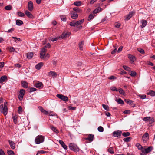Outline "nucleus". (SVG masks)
Wrapping results in <instances>:
<instances>
[{
  "mask_svg": "<svg viewBox=\"0 0 155 155\" xmlns=\"http://www.w3.org/2000/svg\"><path fill=\"white\" fill-rule=\"evenodd\" d=\"M7 103L5 102L4 104H2L0 106L1 111L5 115H6L7 114L8 108L7 106Z\"/></svg>",
  "mask_w": 155,
  "mask_h": 155,
  "instance_id": "nucleus-1",
  "label": "nucleus"
},
{
  "mask_svg": "<svg viewBox=\"0 0 155 155\" xmlns=\"http://www.w3.org/2000/svg\"><path fill=\"white\" fill-rule=\"evenodd\" d=\"M47 50L44 48H43L40 54V57L41 58H45L46 59L48 58L49 57V55L48 53L45 54Z\"/></svg>",
  "mask_w": 155,
  "mask_h": 155,
  "instance_id": "nucleus-2",
  "label": "nucleus"
},
{
  "mask_svg": "<svg viewBox=\"0 0 155 155\" xmlns=\"http://www.w3.org/2000/svg\"><path fill=\"white\" fill-rule=\"evenodd\" d=\"M45 137L41 135H38L37 136L35 140V142L36 144H39L42 142L44 141Z\"/></svg>",
  "mask_w": 155,
  "mask_h": 155,
  "instance_id": "nucleus-3",
  "label": "nucleus"
},
{
  "mask_svg": "<svg viewBox=\"0 0 155 155\" xmlns=\"http://www.w3.org/2000/svg\"><path fill=\"white\" fill-rule=\"evenodd\" d=\"M69 147L71 150L75 152H77L79 151V148L74 143H70L69 144Z\"/></svg>",
  "mask_w": 155,
  "mask_h": 155,
  "instance_id": "nucleus-4",
  "label": "nucleus"
},
{
  "mask_svg": "<svg viewBox=\"0 0 155 155\" xmlns=\"http://www.w3.org/2000/svg\"><path fill=\"white\" fill-rule=\"evenodd\" d=\"M56 96L65 102L68 101V98L66 96L60 94H57Z\"/></svg>",
  "mask_w": 155,
  "mask_h": 155,
  "instance_id": "nucleus-5",
  "label": "nucleus"
},
{
  "mask_svg": "<svg viewBox=\"0 0 155 155\" xmlns=\"http://www.w3.org/2000/svg\"><path fill=\"white\" fill-rule=\"evenodd\" d=\"M149 136L148 134L146 132L143 135L142 137V140L143 143H146L148 140Z\"/></svg>",
  "mask_w": 155,
  "mask_h": 155,
  "instance_id": "nucleus-6",
  "label": "nucleus"
},
{
  "mask_svg": "<svg viewBox=\"0 0 155 155\" xmlns=\"http://www.w3.org/2000/svg\"><path fill=\"white\" fill-rule=\"evenodd\" d=\"M94 138V136L92 134H90L88 135L87 137L84 138L85 140H88V142L87 141V143L91 142L92 141Z\"/></svg>",
  "mask_w": 155,
  "mask_h": 155,
  "instance_id": "nucleus-7",
  "label": "nucleus"
},
{
  "mask_svg": "<svg viewBox=\"0 0 155 155\" xmlns=\"http://www.w3.org/2000/svg\"><path fill=\"white\" fill-rule=\"evenodd\" d=\"M25 93V91L23 89L20 90L18 95V98L20 100H21L23 99Z\"/></svg>",
  "mask_w": 155,
  "mask_h": 155,
  "instance_id": "nucleus-8",
  "label": "nucleus"
},
{
  "mask_svg": "<svg viewBox=\"0 0 155 155\" xmlns=\"http://www.w3.org/2000/svg\"><path fill=\"white\" fill-rule=\"evenodd\" d=\"M48 76L50 77H59V75L56 72L53 71H50L48 72Z\"/></svg>",
  "mask_w": 155,
  "mask_h": 155,
  "instance_id": "nucleus-9",
  "label": "nucleus"
},
{
  "mask_svg": "<svg viewBox=\"0 0 155 155\" xmlns=\"http://www.w3.org/2000/svg\"><path fill=\"white\" fill-rule=\"evenodd\" d=\"M122 132L120 130H118L117 131H114L113 133V136L116 137H120L121 135Z\"/></svg>",
  "mask_w": 155,
  "mask_h": 155,
  "instance_id": "nucleus-10",
  "label": "nucleus"
},
{
  "mask_svg": "<svg viewBox=\"0 0 155 155\" xmlns=\"http://www.w3.org/2000/svg\"><path fill=\"white\" fill-rule=\"evenodd\" d=\"M70 33L69 32H64L59 36L58 38L64 39L67 38L70 35Z\"/></svg>",
  "mask_w": 155,
  "mask_h": 155,
  "instance_id": "nucleus-11",
  "label": "nucleus"
},
{
  "mask_svg": "<svg viewBox=\"0 0 155 155\" xmlns=\"http://www.w3.org/2000/svg\"><path fill=\"white\" fill-rule=\"evenodd\" d=\"M8 142L11 148L12 149H14L15 148V143L13 141L10 140H8Z\"/></svg>",
  "mask_w": 155,
  "mask_h": 155,
  "instance_id": "nucleus-12",
  "label": "nucleus"
},
{
  "mask_svg": "<svg viewBox=\"0 0 155 155\" xmlns=\"http://www.w3.org/2000/svg\"><path fill=\"white\" fill-rule=\"evenodd\" d=\"M28 10L31 11L33 9V3L31 1H29L28 4Z\"/></svg>",
  "mask_w": 155,
  "mask_h": 155,
  "instance_id": "nucleus-13",
  "label": "nucleus"
},
{
  "mask_svg": "<svg viewBox=\"0 0 155 155\" xmlns=\"http://www.w3.org/2000/svg\"><path fill=\"white\" fill-rule=\"evenodd\" d=\"M128 57L130 61L132 62V63L133 64L134 61L136 60V58L135 56L129 54L128 55Z\"/></svg>",
  "mask_w": 155,
  "mask_h": 155,
  "instance_id": "nucleus-14",
  "label": "nucleus"
},
{
  "mask_svg": "<svg viewBox=\"0 0 155 155\" xmlns=\"http://www.w3.org/2000/svg\"><path fill=\"white\" fill-rule=\"evenodd\" d=\"M134 13V12H129V14L126 15L125 19L127 20H129L132 17Z\"/></svg>",
  "mask_w": 155,
  "mask_h": 155,
  "instance_id": "nucleus-15",
  "label": "nucleus"
},
{
  "mask_svg": "<svg viewBox=\"0 0 155 155\" xmlns=\"http://www.w3.org/2000/svg\"><path fill=\"white\" fill-rule=\"evenodd\" d=\"M141 23L142 24V25L140 26L142 28L144 27L147 25V22L146 20H142L140 21Z\"/></svg>",
  "mask_w": 155,
  "mask_h": 155,
  "instance_id": "nucleus-16",
  "label": "nucleus"
},
{
  "mask_svg": "<svg viewBox=\"0 0 155 155\" xmlns=\"http://www.w3.org/2000/svg\"><path fill=\"white\" fill-rule=\"evenodd\" d=\"M71 16L73 19H76L78 18V15L77 13L72 12L71 13Z\"/></svg>",
  "mask_w": 155,
  "mask_h": 155,
  "instance_id": "nucleus-17",
  "label": "nucleus"
},
{
  "mask_svg": "<svg viewBox=\"0 0 155 155\" xmlns=\"http://www.w3.org/2000/svg\"><path fill=\"white\" fill-rule=\"evenodd\" d=\"M59 143L62 146V147L65 150L67 149V146L65 144L64 142L61 140H60L59 141Z\"/></svg>",
  "mask_w": 155,
  "mask_h": 155,
  "instance_id": "nucleus-18",
  "label": "nucleus"
},
{
  "mask_svg": "<svg viewBox=\"0 0 155 155\" xmlns=\"http://www.w3.org/2000/svg\"><path fill=\"white\" fill-rule=\"evenodd\" d=\"M43 64L42 62H40L37 64L35 67V68L38 70H39L43 66Z\"/></svg>",
  "mask_w": 155,
  "mask_h": 155,
  "instance_id": "nucleus-19",
  "label": "nucleus"
},
{
  "mask_svg": "<svg viewBox=\"0 0 155 155\" xmlns=\"http://www.w3.org/2000/svg\"><path fill=\"white\" fill-rule=\"evenodd\" d=\"M102 9L100 7H98L95 9L93 11V13L94 14H96L97 13H98L101 11L102 10Z\"/></svg>",
  "mask_w": 155,
  "mask_h": 155,
  "instance_id": "nucleus-20",
  "label": "nucleus"
},
{
  "mask_svg": "<svg viewBox=\"0 0 155 155\" xmlns=\"http://www.w3.org/2000/svg\"><path fill=\"white\" fill-rule=\"evenodd\" d=\"M25 14L29 18H32L33 17L32 15L29 11H26L25 12Z\"/></svg>",
  "mask_w": 155,
  "mask_h": 155,
  "instance_id": "nucleus-21",
  "label": "nucleus"
},
{
  "mask_svg": "<svg viewBox=\"0 0 155 155\" xmlns=\"http://www.w3.org/2000/svg\"><path fill=\"white\" fill-rule=\"evenodd\" d=\"M21 85L24 88H27L28 87V84L26 81H22Z\"/></svg>",
  "mask_w": 155,
  "mask_h": 155,
  "instance_id": "nucleus-22",
  "label": "nucleus"
},
{
  "mask_svg": "<svg viewBox=\"0 0 155 155\" xmlns=\"http://www.w3.org/2000/svg\"><path fill=\"white\" fill-rule=\"evenodd\" d=\"M16 23L17 25L21 26L23 24V22L21 20L18 19L16 21Z\"/></svg>",
  "mask_w": 155,
  "mask_h": 155,
  "instance_id": "nucleus-23",
  "label": "nucleus"
},
{
  "mask_svg": "<svg viewBox=\"0 0 155 155\" xmlns=\"http://www.w3.org/2000/svg\"><path fill=\"white\" fill-rule=\"evenodd\" d=\"M152 150V148L151 147H149L145 149L144 150L146 153H147L150 152Z\"/></svg>",
  "mask_w": 155,
  "mask_h": 155,
  "instance_id": "nucleus-24",
  "label": "nucleus"
},
{
  "mask_svg": "<svg viewBox=\"0 0 155 155\" xmlns=\"http://www.w3.org/2000/svg\"><path fill=\"white\" fill-rule=\"evenodd\" d=\"M84 44V42L83 41H81V42H80L79 43L78 45H79V48L81 50H82L83 49V47Z\"/></svg>",
  "mask_w": 155,
  "mask_h": 155,
  "instance_id": "nucleus-25",
  "label": "nucleus"
},
{
  "mask_svg": "<svg viewBox=\"0 0 155 155\" xmlns=\"http://www.w3.org/2000/svg\"><path fill=\"white\" fill-rule=\"evenodd\" d=\"M33 56V53L30 52L27 53V58L29 59H31Z\"/></svg>",
  "mask_w": 155,
  "mask_h": 155,
  "instance_id": "nucleus-26",
  "label": "nucleus"
},
{
  "mask_svg": "<svg viewBox=\"0 0 155 155\" xmlns=\"http://www.w3.org/2000/svg\"><path fill=\"white\" fill-rule=\"evenodd\" d=\"M50 127L51 128V130L54 132L57 133H58V131L56 127H54L53 126H51Z\"/></svg>",
  "mask_w": 155,
  "mask_h": 155,
  "instance_id": "nucleus-27",
  "label": "nucleus"
},
{
  "mask_svg": "<svg viewBox=\"0 0 155 155\" xmlns=\"http://www.w3.org/2000/svg\"><path fill=\"white\" fill-rule=\"evenodd\" d=\"M84 21V19H82L80 20H79L78 21L76 22V24L77 25V26H78L81 25L82 23Z\"/></svg>",
  "mask_w": 155,
  "mask_h": 155,
  "instance_id": "nucleus-28",
  "label": "nucleus"
},
{
  "mask_svg": "<svg viewBox=\"0 0 155 155\" xmlns=\"http://www.w3.org/2000/svg\"><path fill=\"white\" fill-rule=\"evenodd\" d=\"M147 94H148L152 96H155V92L152 90L150 91Z\"/></svg>",
  "mask_w": 155,
  "mask_h": 155,
  "instance_id": "nucleus-29",
  "label": "nucleus"
},
{
  "mask_svg": "<svg viewBox=\"0 0 155 155\" xmlns=\"http://www.w3.org/2000/svg\"><path fill=\"white\" fill-rule=\"evenodd\" d=\"M81 4V1H78L74 2V5L77 6H80Z\"/></svg>",
  "mask_w": 155,
  "mask_h": 155,
  "instance_id": "nucleus-30",
  "label": "nucleus"
},
{
  "mask_svg": "<svg viewBox=\"0 0 155 155\" xmlns=\"http://www.w3.org/2000/svg\"><path fill=\"white\" fill-rule=\"evenodd\" d=\"M118 90L120 93L122 95H125V92L122 89L120 88Z\"/></svg>",
  "mask_w": 155,
  "mask_h": 155,
  "instance_id": "nucleus-31",
  "label": "nucleus"
},
{
  "mask_svg": "<svg viewBox=\"0 0 155 155\" xmlns=\"http://www.w3.org/2000/svg\"><path fill=\"white\" fill-rule=\"evenodd\" d=\"M7 153L9 155H14V152L10 150H7Z\"/></svg>",
  "mask_w": 155,
  "mask_h": 155,
  "instance_id": "nucleus-32",
  "label": "nucleus"
},
{
  "mask_svg": "<svg viewBox=\"0 0 155 155\" xmlns=\"http://www.w3.org/2000/svg\"><path fill=\"white\" fill-rule=\"evenodd\" d=\"M108 151L111 154H114V153L113 149L112 147H110L108 149Z\"/></svg>",
  "mask_w": 155,
  "mask_h": 155,
  "instance_id": "nucleus-33",
  "label": "nucleus"
},
{
  "mask_svg": "<svg viewBox=\"0 0 155 155\" xmlns=\"http://www.w3.org/2000/svg\"><path fill=\"white\" fill-rule=\"evenodd\" d=\"M42 85V84L41 82L37 83L36 84L35 86L37 88H38L41 87Z\"/></svg>",
  "mask_w": 155,
  "mask_h": 155,
  "instance_id": "nucleus-34",
  "label": "nucleus"
},
{
  "mask_svg": "<svg viewBox=\"0 0 155 155\" xmlns=\"http://www.w3.org/2000/svg\"><path fill=\"white\" fill-rule=\"evenodd\" d=\"M103 108L106 110L107 111H109V107L107 105H105L104 104H103L102 105Z\"/></svg>",
  "mask_w": 155,
  "mask_h": 155,
  "instance_id": "nucleus-35",
  "label": "nucleus"
},
{
  "mask_svg": "<svg viewBox=\"0 0 155 155\" xmlns=\"http://www.w3.org/2000/svg\"><path fill=\"white\" fill-rule=\"evenodd\" d=\"M125 102L129 104H131L133 103V101L129 99H126L125 100Z\"/></svg>",
  "mask_w": 155,
  "mask_h": 155,
  "instance_id": "nucleus-36",
  "label": "nucleus"
},
{
  "mask_svg": "<svg viewBox=\"0 0 155 155\" xmlns=\"http://www.w3.org/2000/svg\"><path fill=\"white\" fill-rule=\"evenodd\" d=\"M8 49L11 52H14L15 50L14 48L12 47H8Z\"/></svg>",
  "mask_w": 155,
  "mask_h": 155,
  "instance_id": "nucleus-37",
  "label": "nucleus"
},
{
  "mask_svg": "<svg viewBox=\"0 0 155 155\" xmlns=\"http://www.w3.org/2000/svg\"><path fill=\"white\" fill-rule=\"evenodd\" d=\"M70 25L71 26L75 27V26H77L76 24V22H75L74 21H73L71 22L70 23Z\"/></svg>",
  "mask_w": 155,
  "mask_h": 155,
  "instance_id": "nucleus-38",
  "label": "nucleus"
},
{
  "mask_svg": "<svg viewBox=\"0 0 155 155\" xmlns=\"http://www.w3.org/2000/svg\"><path fill=\"white\" fill-rule=\"evenodd\" d=\"M137 50L139 52H140L142 54H143L145 53L144 50L143 49L141 48H138Z\"/></svg>",
  "mask_w": 155,
  "mask_h": 155,
  "instance_id": "nucleus-39",
  "label": "nucleus"
},
{
  "mask_svg": "<svg viewBox=\"0 0 155 155\" xmlns=\"http://www.w3.org/2000/svg\"><path fill=\"white\" fill-rule=\"evenodd\" d=\"M150 119V117H144L143 119V120L145 121H149Z\"/></svg>",
  "mask_w": 155,
  "mask_h": 155,
  "instance_id": "nucleus-40",
  "label": "nucleus"
},
{
  "mask_svg": "<svg viewBox=\"0 0 155 155\" xmlns=\"http://www.w3.org/2000/svg\"><path fill=\"white\" fill-rule=\"evenodd\" d=\"M136 146L140 150H141L143 148L142 146L139 143H137L136 145Z\"/></svg>",
  "mask_w": 155,
  "mask_h": 155,
  "instance_id": "nucleus-41",
  "label": "nucleus"
},
{
  "mask_svg": "<svg viewBox=\"0 0 155 155\" xmlns=\"http://www.w3.org/2000/svg\"><path fill=\"white\" fill-rule=\"evenodd\" d=\"M137 73L135 71H131L130 74L132 77H135Z\"/></svg>",
  "mask_w": 155,
  "mask_h": 155,
  "instance_id": "nucleus-42",
  "label": "nucleus"
},
{
  "mask_svg": "<svg viewBox=\"0 0 155 155\" xmlns=\"http://www.w3.org/2000/svg\"><path fill=\"white\" fill-rule=\"evenodd\" d=\"M73 10L75 11L76 12H80L81 10L78 7H75L73 8Z\"/></svg>",
  "mask_w": 155,
  "mask_h": 155,
  "instance_id": "nucleus-43",
  "label": "nucleus"
},
{
  "mask_svg": "<svg viewBox=\"0 0 155 155\" xmlns=\"http://www.w3.org/2000/svg\"><path fill=\"white\" fill-rule=\"evenodd\" d=\"M116 101L119 104H124L123 101L120 98L117 100Z\"/></svg>",
  "mask_w": 155,
  "mask_h": 155,
  "instance_id": "nucleus-44",
  "label": "nucleus"
},
{
  "mask_svg": "<svg viewBox=\"0 0 155 155\" xmlns=\"http://www.w3.org/2000/svg\"><path fill=\"white\" fill-rule=\"evenodd\" d=\"M17 14L18 16L21 17H23L25 16L24 14L21 12H17Z\"/></svg>",
  "mask_w": 155,
  "mask_h": 155,
  "instance_id": "nucleus-45",
  "label": "nucleus"
},
{
  "mask_svg": "<svg viewBox=\"0 0 155 155\" xmlns=\"http://www.w3.org/2000/svg\"><path fill=\"white\" fill-rule=\"evenodd\" d=\"M94 17V15H93L92 14H90L88 17V21L90 20H91Z\"/></svg>",
  "mask_w": 155,
  "mask_h": 155,
  "instance_id": "nucleus-46",
  "label": "nucleus"
},
{
  "mask_svg": "<svg viewBox=\"0 0 155 155\" xmlns=\"http://www.w3.org/2000/svg\"><path fill=\"white\" fill-rule=\"evenodd\" d=\"M131 139V137H129L124 138L123 140L124 141L127 142L130 141Z\"/></svg>",
  "mask_w": 155,
  "mask_h": 155,
  "instance_id": "nucleus-47",
  "label": "nucleus"
},
{
  "mask_svg": "<svg viewBox=\"0 0 155 155\" xmlns=\"http://www.w3.org/2000/svg\"><path fill=\"white\" fill-rule=\"evenodd\" d=\"M122 135L124 137H127L130 135V133L129 132H123L122 133Z\"/></svg>",
  "mask_w": 155,
  "mask_h": 155,
  "instance_id": "nucleus-48",
  "label": "nucleus"
},
{
  "mask_svg": "<svg viewBox=\"0 0 155 155\" xmlns=\"http://www.w3.org/2000/svg\"><path fill=\"white\" fill-rule=\"evenodd\" d=\"M98 130L100 132H103L104 131V128L101 126H99L98 128Z\"/></svg>",
  "mask_w": 155,
  "mask_h": 155,
  "instance_id": "nucleus-49",
  "label": "nucleus"
},
{
  "mask_svg": "<svg viewBox=\"0 0 155 155\" xmlns=\"http://www.w3.org/2000/svg\"><path fill=\"white\" fill-rule=\"evenodd\" d=\"M7 78H0V83H2L5 81Z\"/></svg>",
  "mask_w": 155,
  "mask_h": 155,
  "instance_id": "nucleus-50",
  "label": "nucleus"
},
{
  "mask_svg": "<svg viewBox=\"0 0 155 155\" xmlns=\"http://www.w3.org/2000/svg\"><path fill=\"white\" fill-rule=\"evenodd\" d=\"M12 7L10 5H7L5 7V9L6 10H9L12 9Z\"/></svg>",
  "mask_w": 155,
  "mask_h": 155,
  "instance_id": "nucleus-51",
  "label": "nucleus"
},
{
  "mask_svg": "<svg viewBox=\"0 0 155 155\" xmlns=\"http://www.w3.org/2000/svg\"><path fill=\"white\" fill-rule=\"evenodd\" d=\"M123 67L124 69L127 71H129L130 70V68L129 67L127 66H126L123 65Z\"/></svg>",
  "mask_w": 155,
  "mask_h": 155,
  "instance_id": "nucleus-52",
  "label": "nucleus"
},
{
  "mask_svg": "<svg viewBox=\"0 0 155 155\" xmlns=\"http://www.w3.org/2000/svg\"><path fill=\"white\" fill-rule=\"evenodd\" d=\"M110 90L112 91H118V90L117 88L115 87H110Z\"/></svg>",
  "mask_w": 155,
  "mask_h": 155,
  "instance_id": "nucleus-53",
  "label": "nucleus"
},
{
  "mask_svg": "<svg viewBox=\"0 0 155 155\" xmlns=\"http://www.w3.org/2000/svg\"><path fill=\"white\" fill-rule=\"evenodd\" d=\"M61 20L64 21H65L66 20V18L64 16H61Z\"/></svg>",
  "mask_w": 155,
  "mask_h": 155,
  "instance_id": "nucleus-54",
  "label": "nucleus"
},
{
  "mask_svg": "<svg viewBox=\"0 0 155 155\" xmlns=\"http://www.w3.org/2000/svg\"><path fill=\"white\" fill-rule=\"evenodd\" d=\"M50 116H56V114L55 113H53L52 112H50V113H49L48 115Z\"/></svg>",
  "mask_w": 155,
  "mask_h": 155,
  "instance_id": "nucleus-55",
  "label": "nucleus"
},
{
  "mask_svg": "<svg viewBox=\"0 0 155 155\" xmlns=\"http://www.w3.org/2000/svg\"><path fill=\"white\" fill-rule=\"evenodd\" d=\"M154 121V119L153 117H150V120L149 121L150 123H153Z\"/></svg>",
  "mask_w": 155,
  "mask_h": 155,
  "instance_id": "nucleus-56",
  "label": "nucleus"
},
{
  "mask_svg": "<svg viewBox=\"0 0 155 155\" xmlns=\"http://www.w3.org/2000/svg\"><path fill=\"white\" fill-rule=\"evenodd\" d=\"M121 24L120 23H117L115 25V27L117 28H119Z\"/></svg>",
  "mask_w": 155,
  "mask_h": 155,
  "instance_id": "nucleus-57",
  "label": "nucleus"
},
{
  "mask_svg": "<svg viewBox=\"0 0 155 155\" xmlns=\"http://www.w3.org/2000/svg\"><path fill=\"white\" fill-rule=\"evenodd\" d=\"M51 47V45L49 43H48L46 44V45H45L44 48H49Z\"/></svg>",
  "mask_w": 155,
  "mask_h": 155,
  "instance_id": "nucleus-58",
  "label": "nucleus"
},
{
  "mask_svg": "<svg viewBox=\"0 0 155 155\" xmlns=\"http://www.w3.org/2000/svg\"><path fill=\"white\" fill-rule=\"evenodd\" d=\"M123 48V46H120L119 48H118V50H117V52L118 53L120 52L122 50V49Z\"/></svg>",
  "mask_w": 155,
  "mask_h": 155,
  "instance_id": "nucleus-59",
  "label": "nucleus"
},
{
  "mask_svg": "<svg viewBox=\"0 0 155 155\" xmlns=\"http://www.w3.org/2000/svg\"><path fill=\"white\" fill-rule=\"evenodd\" d=\"M130 113V111L129 110H126L124 111V113L126 114H129Z\"/></svg>",
  "mask_w": 155,
  "mask_h": 155,
  "instance_id": "nucleus-60",
  "label": "nucleus"
},
{
  "mask_svg": "<svg viewBox=\"0 0 155 155\" xmlns=\"http://www.w3.org/2000/svg\"><path fill=\"white\" fill-rule=\"evenodd\" d=\"M12 38L13 39H15L17 40H18V41H21V39L19 38H17L15 37H12Z\"/></svg>",
  "mask_w": 155,
  "mask_h": 155,
  "instance_id": "nucleus-61",
  "label": "nucleus"
},
{
  "mask_svg": "<svg viewBox=\"0 0 155 155\" xmlns=\"http://www.w3.org/2000/svg\"><path fill=\"white\" fill-rule=\"evenodd\" d=\"M42 113H43L44 114L46 115H48L49 114V112L45 110H43V111L42 112Z\"/></svg>",
  "mask_w": 155,
  "mask_h": 155,
  "instance_id": "nucleus-62",
  "label": "nucleus"
},
{
  "mask_svg": "<svg viewBox=\"0 0 155 155\" xmlns=\"http://www.w3.org/2000/svg\"><path fill=\"white\" fill-rule=\"evenodd\" d=\"M5 153L3 150L2 149H0V155H4Z\"/></svg>",
  "mask_w": 155,
  "mask_h": 155,
  "instance_id": "nucleus-63",
  "label": "nucleus"
},
{
  "mask_svg": "<svg viewBox=\"0 0 155 155\" xmlns=\"http://www.w3.org/2000/svg\"><path fill=\"white\" fill-rule=\"evenodd\" d=\"M12 118L13 119V120L14 122L15 123H16V122L17 121L16 117L14 116L12 117Z\"/></svg>",
  "mask_w": 155,
  "mask_h": 155,
  "instance_id": "nucleus-64",
  "label": "nucleus"
}]
</instances>
